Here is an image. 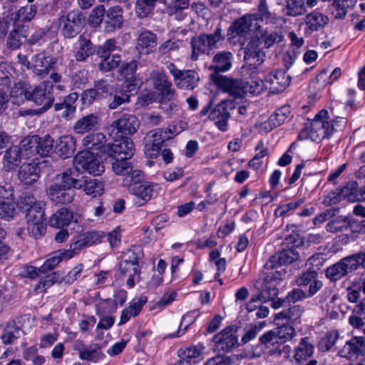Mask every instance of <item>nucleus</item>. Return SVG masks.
Returning a JSON list of instances; mask_svg holds the SVG:
<instances>
[{
  "label": "nucleus",
  "mask_w": 365,
  "mask_h": 365,
  "mask_svg": "<svg viewBox=\"0 0 365 365\" xmlns=\"http://www.w3.org/2000/svg\"><path fill=\"white\" fill-rule=\"evenodd\" d=\"M24 36H23L18 29H12L6 38V46L11 50H16L21 47L23 43Z\"/></svg>",
  "instance_id": "64"
},
{
  "label": "nucleus",
  "mask_w": 365,
  "mask_h": 365,
  "mask_svg": "<svg viewBox=\"0 0 365 365\" xmlns=\"http://www.w3.org/2000/svg\"><path fill=\"white\" fill-rule=\"evenodd\" d=\"M56 63V58L45 53H39L32 57L31 69L36 75L43 78L54 69Z\"/></svg>",
  "instance_id": "19"
},
{
  "label": "nucleus",
  "mask_w": 365,
  "mask_h": 365,
  "mask_svg": "<svg viewBox=\"0 0 365 365\" xmlns=\"http://www.w3.org/2000/svg\"><path fill=\"white\" fill-rule=\"evenodd\" d=\"M150 77L154 88L160 93L164 99L170 101L174 98L175 91L172 88V83L163 71H153L150 73Z\"/></svg>",
  "instance_id": "17"
},
{
  "label": "nucleus",
  "mask_w": 365,
  "mask_h": 365,
  "mask_svg": "<svg viewBox=\"0 0 365 365\" xmlns=\"http://www.w3.org/2000/svg\"><path fill=\"white\" fill-rule=\"evenodd\" d=\"M106 14V11L103 5H98L95 6L88 16V24L93 27L99 26L103 22V17Z\"/></svg>",
  "instance_id": "59"
},
{
  "label": "nucleus",
  "mask_w": 365,
  "mask_h": 365,
  "mask_svg": "<svg viewBox=\"0 0 365 365\" xmlns=\"http://www.w3.org/2000/svg\"><path fill=\"white\" fill-rule=\"evenodd\" d=\"M37 154L41 157L48 156L51 153L53 148V140L52 138L46 135L43 138L37 135Z\"/></svg>",
  "instance_id": "56"
},
{
  "label": "nucleus",
  "mask_w": 365,
  "mask_h": 365,
  "mask_svg": "<svg viewBox=\"0 0 365 365\" xmlns=\"http://www.w3.org/2000/svg\"><path fill=\"white\" fill-rule=\"evenodd\" d=\"M76 148V141L71 135H64L58 138L56 144V153L63 159L71 157Z\"/></svg>",
  "instance_id": "33"
},
{
  "label": "nucleus",
  "mask_w": 365,
  "mask_h": 365,
  "mask_svg": "<svg viewBox=\"0 0 365 365\" xmlns=\"http://www.w3.org/2000/svg\"><path fill=\"white\" fill-rule=\"evenodd\" d=\"M73 257H75L74 252L71 247L68 250H58L50 255L38 270L41 273H46L53 269L63 260H68Z\"/></svg>",
  "instance_id": "27"
},
{
  "label": "nucleus",
  "mask_w": 365,
  "mask_h": 365,
  "mask_svg": "<svg viewBox=\"0 0 365 365\" xmlns=\"http://www.w3.org/2000/svg\"><path fill=\"white\" fill-rule=\"evenodd\" d=\"M365 262V252H359L342 258L327 268L325 274L331 282H336L349 272L356 270Z\"/></svg>",
  "instance_id": "3"
},
{
  "label": "nucleus",
  "mask_w": 365,
  "mask_h": 365,
  "mask_svg": "<svg viewBox=\"0 0 365 365\" xmlns=\"http://www.w3.org/2000/svg\"><path fill=\"white\" fill-rule=\"evenodd\" d=\"M265 89V79L251 78L247 82H244L243 94L250 93L251 94H260Z\"/></svg>",
  "instance_id": "61"
},
{
  "label": "nucleus",
  "mask_w": 365,
  "mask_h": 365,
  "mask_svg": "<svg viewBox=\"0 0 365 365\" xmlns=\"http://www.w3.org/2000/svg\"><path fill=\"white\" fill-rule=\"evenodd\" d=\"M76 45L74 56L78 62L86 61L96 52V48L93 43L83 35L79 36Z\"/></svg>",
  "instance_id": "31"
},
{
  "label": "nucleus",
  "mask_w": 365,
  "mask_h": 365,
  "mask_svg": "<svg viewBox=\"0 0 365 365\" xmlns=\"http://www.w3.org/2000/svg\"><path fill=\"white\" fill-rule=\"evenodd\" d=\"M296 282L299 287L309 286V297L315 295L324 285L322 281L318 279V272L315 269H308L302 272L297 277Z\"/></svg>",
  "instance_id": "20"
},
{
  "label": "nucleus",
  "mask_w": 365,
  "mask_h": 365,
  "mask_svg": "<svg viewBox=\"0 0 365 365\" xmlns=\"http://www.w3.org/2000/svg\"><path fill=\"white\" fill-rule=\"evenodd\" d=\"M163 130L156 129L151 130L146 137V143L145 145V153L150 158L156 157L164 143V138L162 137Z\"/></svg>",
  "instance_id": "30"
},
{
  "label": "nucleus",
  "mask_w": 365,
  "mask_h": 365,
  "mask_svg": "<svg viewBox=\"0 0 365 365\" xmlns=\"http://www.w3.org/2000/svg\"><path fill=\"white\" fill-rule=\"evenodd\" d=\"M365 351V339L363 336H354L347 341L343 349L339 351L341 356L349 359L364 356Z\"/></svg>",
  "instance_id": "26"
},
{
  "label": "nucleus",
  "mask_w": 365,
  "mask_h": 365,
  "mask_svg": "<svg viewBox=\"0 0 365 365\" xmlns=\"http://www.w3.org/2000/svg\"><path fill=\"white\" fill-rule=\"evenodd\" d=\"M356 0H333L331 5L332 14L336 19H343L347 14V9L353 7Z\"/></svg>",
  "instance_id": "48"
},
{
  "label": "nucleus",
  "mask_w": 365,
  "mask_h": 365,
  "mask_svg": "<svg viewBox=\"0 0 365 365\" xmlns=\"http://www.w3.org/2000/svg\"><path fill=\"white\" fill-rule=\"evenodd\" d=\"M14 73V68L9 63H0V84L3 85L7 89H9L11 86Z\"/></svg>",
  "instance_id": "57"
},
{
  "label": "nucleus",
  "mask_w": 365,
  "mask_h": 365,
  "mask_svg": "<svg viewBox=\"0 0 365 365\" xmlns=\"http://www.w3.org/2000/svg\"><path fill=\"white\" fill-rule=\"evenodd\" d=\"M284 274V272L278 270L264 272L262 276L256 280L254 287L262 302L272 300L277 295V285Z\"/></svg>",
  "instance_id": "4"
},
{
  "label": "nucleus",
  "mask_w": 365,
  "mask_h": 365,
  "mask_svg": "<svg viewBox=\"0 0 365 365\" xmlns=\"http://www.w3.org/2000/svg\"><path fill=\"white\" fill-rule=\"evenodd\" d=\"M135 148L133 140L127 137L115 140L112 144H107L104 153H107L110 158L120 159H130L134 154Z\"/></svg>",
  "instance_id": "14"
},
{
  "label": "nucleus",
  "mask_w": 365,
  "mask_h": 365,
  "mask_svg": "<svg viewBox=\"0 0 365 365\" xmlns=\"http://www.w3.org/2000/svg\"><path fill=\"white\" fill-rule=\"evenodd\" d=\"M37 135L28 136L23 139L19 148H21V151L24 158H29L37 155Z\"/></svg>",
  "instance_id": "47"
},
{
  "label": "nucleus",
  "mask_w": 365,
  "mask_h": 365,
  "mask_svg": "<svg viewBox=\"0 0 365 365\" xmlns=\"http://www.w3.org/2000/svg\"><path fill=\"white\" fill-rule=\"evenodd\" d=\"M290 76L283 71H278L265 77V89L272 93L283 91L289 85Z\"/></svg>",
  "instance_id": "23"
},
{
  "label": "nucleus",
  "mask_w": 365,
  "mask_h": 365,
  "mask_svg": "<svg viewBox=\"0 0 365 365\" xmlns=\"http://www.w3.org/2000/svg\"><path fill=\"white\" fill-rule=\"evenodd\" d=\"M73 164L79 172L82 170L93 175H99L104 172V165L100 159L87 150L78 153Z\"/></svg>",
  "instance_id": "6"
},
{
  "label": "nucleus",
  "mask_w": 365,
  "mask_h": 365,
  "mask_svg": "<svg viewBox=\"0 0 365 365\" xmlns=\"http://www.w3.org/2000/svg\"><path fill=\"white\" fill-rule=\"evenodd\" d=\"M73 219V212L66 207H62L51 215L48 223L51 227L60 228L68 225Z\"/></svg>",
  "instance_id": "42"
},
{
  "label": "nucleus",
  "mask_w": 365,
  "mask_h": 365,
  "mask_svg": "<svg viewBox=\"0 0 365 365\" xmlns=\"http://www.w3.org/2000/svg\"><path fill=\"white\" fill-rule=\"evenodd\" d=\"M225 38L220 24H218L212 34H201L191 38L190 46L192 61H197L201 55H210V51L217 47V43Z\"/></svg>",
  "instance_id": "1"
},
{
  "label": "nucleus",
  "mask_w": 365,
  "mask_h": 365,
  "mask_svg": "<svg viewBox=\"0 0 365 365\" xmlns=\"http://www.w3.org/2000/svg\"><path fill=\"white\" fill-rule=\"evenodd\" d=\"M53 87L54 85L51 81H43L30 90V101L41 106V113L46 111L52 106L54 101Z\"/></svg>",
  "instance_id": "7"
},
{
  "label": "nucleus",
  "mask_w": 365,
  "mask_h": 365,
  "mask_svg": "<svg viewBox=\"0 0 365 365\" xmlns=\"http://www.w3.org/2000/svg\"><path fill=\"white\" fill-rule=\"evenodd\" d=\"M30 90L24 89L21 82L14 85L9 94L14 103L21 104L25 101H30Z\"/></svg>",
  "instance_id": "53"
},
{
  "label": "nucleus",
  "mask_w": 365,
  "mask_h": 365,
  "mask_svg": "<svg viewBox=\"0 0 365 365\" xmlns=\"http://www.w3.org/2000/svg\"><path fill=\"white\" fill-rule=\"evenodd\" d=\"M113 85L108 79L101 78L93 82V88L82 92L81 101L84 106H91L95 101H99L109 95Z\"/></svg>",
  "instance_id": "9"
},
{
  "label": "nucleus",
  "mask_w": 365,
  "mask_h": 365,
  "mask_svg": "<svg viewBox=\"0 0 365 365\" xmlns=\"http://www.w3.org/2000/svg\"><path fill=\"white\" fill-rule=\"evenodd\" d=\"M61 21L63 24L61 34L67 38L76 36L81 32L84 24L83 15L77 11L68 12L66 16L61 19Z\"/></svg>",
  "instance_id": "12"
},
{
  "label": "nucleus",
  "mask_w": 365,
  "mask_h": 365,
  "mask_svg": "<svg viewBox=\"0 0 365 365\" xmlns=\"http://www.w3.org/2000/svg\"><path fill=\"white\" fill-rule=\"evenodd\" d=\"M254 15L257 16V20H261V21L265 22L266 24H276L278 21V18L275 14L269 10L265 0L260 1L258 13Z\"/></svg>",
  "instance_id": "51"
},
{
  "label": "nucleus",
  "mask_w": 365,
  "mask_h": 365,
  "mask_svg": "<svg viewBox=\"0 0 365 365\" xmlns=\"http://www.w3.org/2000/svg\"><path fill=\"white\" fill-rule=\"evenodd\" d=\"M285 14L289 16H298L306 13L305 0H285Z\"/></svg>",
  "instance_id": "50"
},
{
  "label": "nucleus",
  "mask_w": 365,
  "mask_h": 365,
  "mask_svg": "<svg viewBox=\"0 0 365 365\" xmlns=\"http://www.w3.org/2000/svg\"><path fill=\"white\" fill-rule=\"evenodd\" d=\"M106 138L102 133H90L86 135L81 141L82 145L89 150H100L104 153Z\"/></svg>",
  "instance_id": "40"
},
{
  "label": "nucleus",
  "mask_w": 365,
  "mask_h": 365,
  "mask_svg": "<svg viewBox=\"0 0 365 365\" xmlns=\"http://www.w3.org/2000/svg\"><path fill=\"white\" fill-rule=\"evenodd\" d=\"M328 16L318 11H314L306 15L304 30L306 35H311L313 32L319 31L329 24Z\"/></svg>",
  "instance_id": "25"
},
{
  "label": "nucleus",
  "mask_w": 365,
  "mask_h": 365,
  "mask_svg": "<svg viewBox=\"0 0 365 365\" xmlns=\"http://www.w3.org/2000/svg\"><path fill=\"white\" fill-rule=\"evenodd\" d=\"M344 198L349 201H359L363 199L365 191L362 188L359 190L358 182L356 181L348 182L343 187L340 188Z\"/></svg>",
  "instance_id": "46"
},
{
  "label": "nucleus",
  "mask_w": 365,
  "mask_h": 365,
  "mask_svg": "<svg viewBox=\"0 0 365 365\" xmlns=\"http://www.w3.org/2000/svg\"><path fill=\"white\" fill-rule=\"evenodd\" d=\"M105 233L100 230H91L76 236L70 245L75 256L85 247L101 243L105 238Z\"/></svg>",
  "instance_id": "16"
},
{
  "label": "nucleus",
  "mask_w": 365,
  "mask_h": 365,
  "mask_svg": "<svg viewBox=\"0 0 365 365\" xmlns=\"http://www.w3.org/2000/svg\"><path fill=\"white\" fill-rule=\"evenodd\" d=\"M140 120L135 115L123 113L110 124L111 131L116 130L122 135H132L140 127Z\"/></svg>",
  "instance_id": "13"
},
{
  "label": "nucleus",
  "mask_w": 365,
  "mask_h": 365,
  "mask_svg": "<svg viewBox=\"0 0 365 365\" xmlns=\"http://www.w3.org/2000/svg\"><path fill=\"white\" fill-rule=\"evenodd\" d=\"M82 187L86 194L92 195L93 197L101 195L103 191V183L96 179L83 181Z\"/></svg>",
  "instance_id": "58"
},
{
  "label": "nucleus",
  "mask_w": 365,
  "mask_h": 365,
  "mask_svg": "<svg viewBox=\"0 0 365 365\" xmlns=\"http://www.w3.org/2000/svg\"><path fill=\"white\" fill-rule=\"evenodd\" d=\"M140 266L139 264H127L120 262V273L127 277L126 284L129 288H133L140 279Z\"/></svg>",
  "instance_id": "37"
},
{
  "label": "nucleus",
  "mask_w": 365,
  "mask_h": 365,
  "mask_svg": "<svg viewBox=\"0 0 365 365\" xmlns=\"http://www.w3.org/2000/svg\"><path fill=\"white\" fill-rule=\"evenodd\" d=\"M51 200L55 203L67 204L73 201V190L64 187L58 181H54L46 190Z\"/></svg>",
  "instance_id": "24"
},
{
  "label": "nucleus",
  "mask_w": 365,
  "mask_h": 365,
  "mask_svg": "<svg viewBox=\"0 0 365 365\" xmlns=\"http://www.w3.org/2000/svg\"><path fill=\"white\" fill-rule=\"evenodd\" d=\"M266 55L263 51H257L253 53L245 54L244 58L247 61V67H243L244 71L247 70H256L259 69L262 63L264 61Z\"/></svg>",
  "instance_id": "54"
},
{
  "label": "nucleus",
  "mask_w": 365,
  "mask_h": 365,
  "mask_svg": "<svg viewBox=\"0 0 365 365\" xmlns=\"http://www.w3.org/2000/svg\"><path fill=\"white\" fill-rule=\"evenodd\" d=\"M79 177V171L73 166L63 173L56 177L55 181H58L64 187L71 190V188L80 189L83 186V180Z\"/></svg>",
  "instance_id": "32"
},
{
  "label": "nucleus",
  "mask_w": 365,
  "mask_h": 365,
  "mask_svg": "<svg viewBox=\"0 0 365 365\" xmlns=\"http://www.w3.org/2000/svg\"><path fill=\"white\" fill-rule=\"evenodd\" d=\"M22 334H24V331L20 327H16L14 324L9 325L4 329L1 339L4 344H11L20 338Z\"/></svg>",
  "instance_id": "55"
},
{
  "label": "nucleus",
  "mask_w": 365,
  "mask_h": 365,
  "mask_svg": "<svg viewBox=\"0 0 365 365\" xmlns=\"http://www.w3.org/2000/svg\"><path fill=\"white\" fill-rule=\"evenodd\" d=\"M254 21H257V16L246 14L235 20L228 29V36L230 38L239 37V41L242 46Z\"/></svg>",
  "instance_id": "15"
},
{
  "label": "nucleus",
  "mask_w": 365,
  "mask_h": 365,
  "mask_svg": "<svg viewBox=\"0 0 365 365\" xmlns=\"http://www.w3.org/2000/svg\"><path fill=\"white\" fill-rule=\"evenodd\" d=\"M212 81L220 90L229 93L234 98H240L243 96V81L221 75L212 76Z\"/></svg>",
  "instance_id": "18"
},
{
  "label": "nucleus",
  "mask_w": 365,
  "mask_h": 365,
  "mask_svg": "<svg viewBox=\"0 0 365 365\" xmlns=\"http://www.w3.org/2000/svg\"><path fill=\"white\" fill-rule=\"evenodd\" d=\"M157 187V184L148 182H134L131 186V191L139 200L143 201L136 202L139 205H141L153 197L155 193V188Z\"/></svg>",
  "instance_id": "36"
},
{
  "label": "nucleus",
  "mask_w": 365,
  "mask_h": 365,
  "mask_svg": "<svg viewBox=\"0 0 365 365\" xmlns=\"http://www.w3.org/2000/svg\"><path fill=\"white\" fill-rule=\"evenodd\" d=\"M234 108L235 103L232 101H222L212 109L208 118L214 121L220 130L225 132L228 129V120L231 117L230 111Z\"/></svg>",
  "instance_id": "11"
},
{
  "label": "nucleus",
  "mask_w": 365,
  "mask_h": 365,
  "mask_svg": "<svg viewBox=\"0 0 365 365\" xmlns=\"http://www.w3.org/2000/svg\"><path fill=\"white\" fill-rule=\"evenodd\" d=\"M158 38L155 34L149 30L140 31L136 39L135 48L139 57L153 53L156 46Z\"/></svg>",
  "instance_id": "22"
},
{
  "label": "nucleus",
  "mask_w": 365,
  "mask_h": 365,
  "mask_svg": "<svg viewBox=\"0 0 365 365\" xmlns=\"http://www.w3.org/2000/svg\"><path fill=\"white\" fill-rule=\"evenodd\" d=\"M349 220L346 217L337 216L330 220L326 226V229L329 232H341L349 227Z\"/></svg>",
  "instance_id": "60"
},
{
  "label": "nucleus",
  "mask_w": 365,
  "mask_h": 365,
  "mask_svg": "<svg viewBox=\"0 0 365 365\" xmlns=\"http://www.w3.org/2000/svg\"><path fill=\"white\" fill-rule=\"evenodd\" d=\"M113 162L111 163L112 170L115 175H131V178L138 176L140 173L139 170H133L131 163L128 160L129 159H120L112 158Z\"/></svg>",
  "instance_id": "44"
},
{
  "label": "nucleus",
  "mask_w": 365,
  "mask_h": 365,
  "mask_svg": "<svg viewBox=\"0 0 365 365\" xmlns=\"http://www.w3.org/2000/svg\"><path fill=\"white\" fill-rule=\"evenodd\" d=\"M259 342L264 346L265 353L268 356H279L282 354V345L272 330L264 333L259 337Z\"/></svg>",
  "instance_id": "29"
},
{
  "label": "nucleus",
  "mask_w": 365,
  "mask_h": 365,
  "mask_svg": "<svg viewBox=\"0 0 365 365\" xmlns=\"http://www.w3.org/2000/svg\"><path fill=\"white\" fill-rule=\"evenodd\" d=\"M233 54L230 51H219L213 57L209 70L215 73L226 72L232 66Z\"/></svg>",
  "instance_id": "34"
},
{
  "label": "nucleus",
  "mask_w": 365,
  "mask_h": 365,
  "mask_svg": "<svg viewBox=\"0 0 365 365\" xmlns=\"http://www.w3.org/2000/svg\"><path fill=\"white\" fill-rule=\"evenodd\" d=\"M123 9L120 6L110 7L106 14L105 31L112 33L123 24Z\"/></svg>",
  "instance_id": "28"
},
{
  "label": "nucleus",
  "mask_w": 365,
  "mask_h": 365,
  "mask_svg": "<svg viewBox=\"0 0 365 365\" xmlns=\"http://www.w3.org/2000/svg\"><path fill=\"white\" fill-rule=\"evenodd\" d=\"M145 297H140L138 299H133L130 305L125 308L120 315L118 325L125 324L131 317H136L142 310L143 306L146 303Z\"/></svg>",
  "instance_id": "41"
},
{
  "label": "nucleus",
  "mask_w": 365,
  "mask_h": 365,
  "mask_svg": "<svg viewBox=\"0 0 365 365\" xmlns=\"http://www.w3.org/2000/svg\"><path fill=\"white\" fill-rule=\"evenodd\" d=\"M344 119L337 118L331 120L327 110H322L315 115L311 123L309 132V138L314 142H320L324 138H329L337 130L339 123H344Z\"/></svg>",
  "instance_id": "2"
},
{
  "label": "nucleus",
  "mask_w": 365,
  "mask_h": 365,
  "mask_svg": "<svg viewBox=\"0 0 365 365\" xmlns=\"http://www.w3.org/2000/svg\"><path fill=\"white\" fill-rule=\"evenodd\" d=\"M314 346L305 337L301 339L299 345L294 349V359L298 364L307 361L314 354Z\"/></svg>",
  "instance_id": "43"
},
{
  "label": "nucleus",
  "mask_w": 365,
  "mask_h": 365,
  "mask_svg": "<svg viewBox=\"0 0 365 365\" xmlns=\"http://www.w3.org/2000/svg\"><path fill=\"white\" fill-rule=\"evenodd\" d=\"M291 113L289 106H283L276 110V111L269 118V123L271 128H277L284 123Z\"/></svg>",
  "instance_id": "52"
},
{
  "label": "nucleus",
  "mask_w": 365,
  "mask_h": 365,
  "mask_svg": "<svg viewBox=\"0 0 365 365\" xmlns=\"http://www.w3.org/2000/svg\"><path fill=\"white\" fill-rule=\"evenodd\" d=\"M77 350L78 351L79 358L83 360L97 362L104 356L98 344H91L89 346H83Z\"/></svg>",
  "instance_id": "45"
},
{
  "label": "nucleus",
  "mask_w": 365,
  "mask_h": 365,
  "mask_svg": "<svg viewBox=\"0 0 365 365\" xmlns=\"http://www.w3.org/2000/svg\"><path fill=\"white\" fill-rule=\"evenodd\" d=\"M18 176L24 185H32L40 177V168L36 163H24L20 167Z\"/></svg>",
  "instance_id": "38"
},
{
  "label": "nucleus",
  "mask_w": 365,
  "mask_h": 365,
  "mask_svg": "<svg viewBox=\"0 0 365 365\" xmlns=\"http://www.w3.org/2000/svg\"><path fill=\"white\" fill-rule=\"evenodd\" d=\"M37 13V6L30 4L20 7L16 13L14 22L28 23L33 20Z\"/></svg>",
  "instance_id": "49"
},
{
  "label": "nucleus",
  "mask_w": 365,
  "mask_h": 365,
  "mask_svg": "<svg viewBox=\"0 0 365 365\" xmlns=\"http://www.w3.org/2000/svg\"><path fill=\"white\" fill-rule=\"evenodd\" d=\"M26 218L29 235L36 239L41 237L46 231L43 209L35 205L28 210Z\"/></svg>",
  "instance_id": "10"
},
{
  "label": "nucleus",
  "mask_w": 365,
  "mask_h": 365,
  "mask_svg": "<svg viewBox=\"0 0 365 365\" xmlns=\"http://www.w3.org/2000/svg\"><path fill=\"white\" fill-rule=\"evenodd\" d=\"M262 38L264 41V46L269 48L274 44L282 41L283 35L282 32L279 31H269L268 30H265L262 34Z\"/></svg>",
  "instance_id": "63"
},
{
  "label": "nucleus",
  "mask_w": 365,
  "mask_h": 365,
  "mask_svg": "<svg viewBox=\"0 0 365 365\" xmlns=\"http://www.w3.org/2000/svg\"><path fill=\"white\" fill-rule=\"evenodd\" d=\"M155 3L152 0H137L135 11L140 18L147 17L153 10Z\"/></svg>",
  "instance_id": "62"
},
{
  "label": "nucleus",
  "mask_w": 365,
  "mask_h": 365,
  "mask_svg": "<svg viewBox=\"0 0 365 365\" xmlns=\"http://www.w3.org/2000/svg\"><path fill=\"white\" fill-rule=\"evenodd\" d=\"M135 90V84L130 80H126L120 86L113 88L107 99L108 108L115 110L125 103H128Z\"/></svg>",
  "instance_id": "8"
},
{
  "label": "nucleus",
  "mask_w": 365,
  "mask_h": 365,
  "mask_svg": "<svg viewBox=\"0 0 365 365\" xmlns=\"http://www.w3.org/2000/svg\"><path fill=\"white\" fill-rule=\"evenodd\" d=\"M213 341L215 343V349L225 353L232 351L237 346L238 339L233 329L227 327L216 334Z\"/></svg>",
  "instance_id": "21"
},
{
  "label": "nucleus",
  "mask_w": 365,
  "mask_h": 365,
  "mask_svg": "<svg viewBox=\"0 0 365 365\" xmlns=\"http://www.w3.org/2000/svg\"><path fill=\"white\" fill-rule=\"evenodd\" d=\"M167 69L173 77L175 86L184 90H193L199 83L200 76L195 70H180L173 63L167 65Z\"/></svg>",
  "instance_id": "5"
},
{
  "label": "nucleus",
  "mask_w": 365,
  "mask_h": 365,
  "mask_svg": "<svg viewBox=\"0 0 365 365\" xmlns=\"http://www.w3.org/2000/svg\"><path fill=\"white\" fill-rule=\"evenodd\" d=\"M100 125V117L96 113H91L78 119L73 125V130L77 134L93 131Z\"/></svg>",
  "instance_id": "35"
},
{
  "label": "nucleus",
  "mask_w": 365,
  "mask_h": 365,
  "mask_svg": "<svg viewBox=\"0 0 365 365\" xmlns=\"http://www.w3.org/2000/svg\"><path fill=\"white\" fill-rule=\"evenodd\" d=\"M23 158L21 148H19L18 145H12L5 151L3 158V168L7 171L14 170L19 166Z\"/></svg>",
  "instance_id": "39"
}]
</instances>
